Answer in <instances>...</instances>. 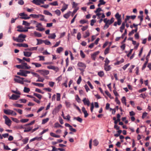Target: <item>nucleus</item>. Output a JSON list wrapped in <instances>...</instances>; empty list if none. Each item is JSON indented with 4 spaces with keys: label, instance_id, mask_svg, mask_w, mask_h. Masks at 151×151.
I'll return each instance as SVG.
<instances>
[{
    "label": "nucleus",
    "instance_id": "obj_1",
    "mask_svg": "<svg viewBox=\"0 0 151 151\" xmlns=\"http://www.w3.org/2000/svg\"><path fill=\"white\" fill-rule=\"evenodd\" d=\"M31 72L27 70H20L19 72H17V74L26 77L27 74L30 73Z\"/></svg>",
    "mask_w": 151,
    "mask_h": 151
},
{
    "label": "nucleus",
    "instance_id": "obj_2",
    "mask_svg": "<svg viewBox=\"0 0 151 151\" xmlns=\"http://www.w3.org/2000/svg\"><path fill=\"white\" fill-rule=\"evenodd\" d=\"M26 36L22 34H20L17 38V42H22L25 40V38L26 37Z\"/></svg>",
    "mask_w": 151,
    "mask_h": 151
},
{
    "label": "nucleus",
    "instance_id": "obj_3",
    "mask_svg": "<svg viewBox=\"0 0 151 151\" xmlns=\"http://www.w3.org/2000/svg\"><path fill=\"white\" fill-rule=\"evenodd\" d=\"M15 77L19 78H14V80L15 82L22 84H24L23 81V80L24 79V78L21 77L19 76H16Z\"/></svg>",
    "mask_w": 151,
    "mask_h": 151
},
{
    "label": "nucleus",
    "instance_id": "obj_4",
    "mask_svg": "<svg viewBox=\"0 0 151 151\" xmlns=\"http://www.w3.org/2000/svg\"><path fill=\"white\" fill-rule=\"evenodd\" d=\"M36 27L37 28L36 30L39 31H42L45 30V28L42 27L41 23H37Z\"/></svg>",
    "mask_w": 151,
    "mask_h": 151
},
{
    "label": "nucleus",
    "instance_id": "obj_5",
    "mask_svg": "<svg viewBox=\"0 0 151 151\" xmlns=\"http://www.w3.org/2000/svg\"><path fill=\"white\" fill-rule=\"evenodd\" d=\"M19 15L22 17L20 18L24 19H28L30 18V17H28L27 15L25 14L24 13H20L19 14Z\"/></svg>",
    "mask_w": 151,
    "mask_h": 151
},
{
    "label": "nucleus",
    "instance_id": "obj_6",
    "mask_svg": "<svg viewBox=\"0 0 151 151\" xmlns=\"http://www.w3.org/2000/svg\"><path fill=\"white\" fill-rule=\"evenodd\" d=\"M3 118L5 119V123L8 126H10L11 122V120L6 115H4Z\"/></svg>",
    "mask_w": 151,
    "mask_h": 151
},
{
    "label": "nucleus",
    "instance_id": "obj_7",
    "mask_svg": "<svg viewBox=\"0 0 151 151\" xmlns=\"http://www.w3.org/2000/svg\"><path fill=\"white\" fill-rule=\"evenodd\" d=\"M62 106L61 104L59 105L57 107L52 111V114H55L57 113L58 112L59 109L61 108Z\"/></svg>",
    "mask_w": 151,
    "mask_h": 151
},
{
    "label": "nucleus",
    "instance_id": "obj_8",
    "mask_svg": "<svg viewBox=\"0 0 151 151\" xmlns=\"http://www.w3.org/2000/svg\"><path fill=\"white\" fill-rule=\"evenodd\" d=\"M38 72L44 76L47 75L49 73V72L48 70H39L38 71Z\"/></svg>",
    "mask_w": 151,
    "mask_h": 151
},
{
    "label": "nucleus",
    "instance_id": "obj_9",
    "mask_svg": "<svg viewBox=\"0 0 151 151\" xmlns=\"http://www.w3.org/2000/svg\"><path fill=\"white\" fill-rule=\"evenodd\" d=\"M22 69L28 70L31 68V67L28 66L27 63L24 62L22 64Z\"/></svg>",
    "mask_w": 151,
    "mask_h": 151
},
{
    "label": "nucleus",
    "instance_id": "obj_10",
    "mask_svg": "<svg viewBox=\"0 0 151 151\" xmlns=\"http://www.w3.org/2000/svg\"><path fill=\"white\" fill-rule=\"evenodd\" d=\"M47 68L49 69H52L55 70L56 72L59 71V69L58 67H55L52 65H50L47 66Z\"/></svg>",
    "mask_w": 151,
    "mask_h": 151
},
{
    "label": "nucleus",
    "instance_id": "obj_11",
    "mask_svg": "<svg viewBox=\"0 0 151 151\" xmlns=\"http://www.w3.org/2000/svg\"><path fill=\"white\" fill-rule=\"evenodd\" d=\"M20 97L19 95L13 94L11 96L9 97V99L13 100H17Z\"/></svg>",
    "mask_w": 151,
    "mask_h": 151
},
{
    "label": "nucleus",
    "instance_id": "obj_12",
    "mask_svg": "<svg viewBox=\"0 0 151 151\" xmlns=\"http://www.w3.org/2000/svg\"><path fill=\"white\" fill-rule=\"evenodd\" d=\"M83 101L85 105H87L88 106L90 105V102L88 99L84 98L83 100Z\"/></svg>",
    "mask_w": 151,
    "mask_h": 151
},
{
    "label": "nucleus",
    "instance_id": "obj_13",
    "mask_svg": "<svg viewBox=\"0 0 151 151\" xmlns=\"http://www.w3.org/2000/svg\"><path fill=\"white\" fill-rule=\"evenodd\" d=\"M17 45L19 47H27L28 46V45L26 43H18L17 44Z\"/></svg>",
    "mask_w": 151,
    "mask_h": 151
},
{
    "label": "nucleus",
    "instance_id": "obj_14",
    "mask_svg": "<svg viewBox=\"0 0 151 151\" xmlns=\"http://www.w3.org/2000/svg\"><path fill=\"white\" fill-rule=\"evenodd\" d=\"M78 66L79 67H81L83 69H85L86 67V65L82 63V62H79L78 63Z\"/></svg>",
    "mask_w": 151,
    "mask_h": 151
},
{
    "label": "nucleus",
    "instance_id": "obj_15",
    "mask_svg": "<svg viewBox=\"0 0 151 151\" xmlns=\"http://www.w3.org/2000/svg\"><path fill=\"white\" fill-rule=\"evenodd\" d=\"M42 139V137H35L30 139V142H31L34 141L35 140H37L38 141H39V140H41Z\"/></svg>",
    "mask_w": 151,
    "mask_h": 151
},
{
    "label": "nucleus",
    "instance_id": "obj_16",
    "mask_svg": "<svg viewBox=\"0 0 151 151\" xmlns=\"http://www.w3.org/2000/svg\"><path fill=\"white\" fill-rule=\"evenodd\" d=\"M41 0H33L32 2L35 4L39 5L40 4Z\"/></svg>",
    "mask_w": 151,
    "mask_h": 151
},
{
    "label": "nucleus",
    "instance_id": "obj_17",
    "mask_svg": "<svg viewBox=\"0 0 151 151\" xmlns=\"http://www.w3.org/2000/svg\"><path fill=\"white\" fill-rule=\"evenodd\" d=\"M104 70L106 71H109L111 69V67L110 65H104Z\"/></svg>",
    "mask_w": 151,
    "mask_h": 151
},
{
    "label": "nucleus",
    "instance_id": "obj_18",
    "mask_svg": "<svg viewBox=\"0 0 151 151\" xmlns=\"http://www.w3.org/2000/svg\"><path fill=\"white\" fill-rule=\"evenodd\" d=\"M34 35L35 37H42L41 34L38 32L36 31H35L34 32Z\"/></svg>",
    "mask_w": 151,
    "mask_h": 151
},
{
    "label": "nucleus",
    "instance_id": "obj_19",
    "mask_svg": "<svg viewBox=\"0 0 151 151\" xmlns=\"http://www.w3.org/2000/svg\"><path fill=\"white\" fill-rule=\"evenodd\" d=\"M32 84L35 86H38L39 87H43L44 86V84L42 83L32 82Z\"/></svg>",
    "mask_w": 151,
    "mask_h": 151
},
{
    "label": "nucleus",
    "instance_id": "obj_20",
    "mask_svg": "<svg viewBox=\"0 0 151 151\" xmlns=\"http://www.w3.org/2000/svg\"><path fill=\"white\" fill-rule=\"evenodd\" d=\"M12 110L10 109L4 110V112L7 115H11L12 114Z\"/></svg>",
    "mask_w": 151,
    "mask_h": 151
},
{
    "label": "nucleus",
    "instance_id": "obj_21",
    "mask_svg": "<svg viewBox=\"0 0 151 151\" xmlns=\"http://www.w3.org/2000/svg\"><path fill=\"white\" fill-rule=\"evenodd\" d=\"M24 56L27 57H29L31 56L32 53L27 52H24Z\"/></svg>",
    "mask_w": 151,
    "mask_h": 151
},
{
    "label": "nucleus",
    "instance_id": "obj_22",
    "mask_svg": "<svg viewBox=\"0 0 151 151\" xmlns=\"http://www.w3.org/2000/svg\"><path fill=\"white\" fill-rule=\"evenodd\" d=\"M114 19L113 17H112L111 18L110 20L108 19V21L107 22V23H106L108 24H109V25L112 24L114 21Z\"/></svg>",
    "mask_w": 151,
    "mask_h": 151
},
{
    "label": "nucleus",
    "instance_id": "obj_23",
    "mask_svg": "<svg viewBox=\"0 0 151 151\" xmlns=\"http://www.w3.org/2000/svg\"><path fill=\"white\" fill-rule=\"evenodd\" d=\"M73 119L76 120L80 123H81L83 121L82 119L79 117H74L73 118Z\"/></svg>",
    "mask_w": 151,
    "mask_h": 151
},
{
    "label": "nucleus",
    "instance_id": "obj_24",
    "mask_svg": "<svg viewBox=\"0 0 151 151\" xmlns=\"http://www.w3.org/2000/svg\"><path fill=\"white\" fill-rule=\"evenodd\" d=\"M43 13L44 14L47 15H49L51 16H52V14L50 12L48 11L47 10H45L44 11Z\"/></svg>",
    "mask_w": 151,
    "mask_h": 151
},
{
    "label": "nucleus",
    "instance_id": "obj_25",
    "mask_svg": "<svg viewBox=\"0 0 151 151\" xmlns=\"http://www.w3.org/2000/svg\"><path fill=\"white\" fill-rule=\"evenodd\" d=\"M71 13V12L69 11L67 13H66L64 15L63 17L66 19H68L70 16V14Z\"/></svg>",
    "mask_w": 151,
    "mask_h": 151
},
{
    "label": "nucleus",
    "instance_id": "obj_26",
    "mask_svg": "<svg viewBox=\"0 0 151 151\" xmlns=\"http://www.w3.org/2000/svg\"><path fill=\"white\" fill-rule=\"evenodd\" d=\"M33 95L36 96L40 100L42 98V96L40 94H37L36 93H34L33 94Z\"/></svg>",
    "mask_w": 151,
    "mask_h": 151
},
{
    "label": "nucleus",
    "instance_id": "obj_27",
    "mask_svg": "<svg viewBox=\"0 0 151 151\" xmlns=\"http://www.w3.org/2000/svg\"><path fill=\"white\" fill-rule=\"evenodd\" d=\"M50 134L51 135V136L56 138H60V136L56 135V134H55L53 132L50 133Z\"/></svg>",
    "mask_w": 151,
    "mask_h": 151
},
{
    "label": "nucleus",
    "instance_id": "obj_28",
    "mask_svg": "<svg viewBox=\"0 0 151 151\" xmlns=\"http://www.w3.org/2000/svg\"><path fill=\"white\" fill-rule=\"evenodd\" d=\"M56 37V35L55 33L51 34L48 37L49 38L54 39Z\"/></svg>",
    "mask_w": 151,
    "mask_h": 151
},
{
    "label": "nucleus",
    "instance_id": "obj_29",
    "mask_svg": "<svg viewBox=\"0 0 151 151\" xmlns=\"http://www.w3.org/2000/svg\"><path fill=\"white\" fill-rule=\"evenodd\" d=\"M63 50V48L62 47H59L57 48L56 50L57 52L60 53Z\"/></svg>",
    "mask_w": 151,
    "mask_h": 151
},
{
    "label": "nucleus",
    "instance_id": "obj_30",
    "mask_svg": "<svg viewBox=\"0 0 151 151\" xmlns=\"http://www.w3.org/2000/svg\"><path fill=\"white\" fill-rule=\"evenodd\" d=\"M32 64L35 65L37 68L40 67L42 66L41 64L37 63H32Z\"/></svg>",
    "mask_w": 151,
    "mask_h": 151
},
{
    "label": "nucleus",
    "instance_id": "obj_31",
    "mask_svg": "<svg viewBox=\"0 0 151 151\" xmlns=\"http://www.w3.org/2000/svg\"><path fill=\"white\" fill-rule=\"evenodd\" d=\"M78 5V4L76 3L75 2H73L72 3V8H75V9L77 8H79L78 7H77Z\"/></svg>",
    "mask_w": 151,
    "mask_h": 151
},
{
    "label": "nucleus",
    "instance_id": "obj_32",
    "mask_svg": "<svg viewBox=\"0 0 151 151\" xmlns=\"http://www.w3.org/2000/svg\"><path fill=\"white\" fill-rule=\"evenodd\" d=\"M13 109L14 110L20 114H22V111L21 109L15 108H14Z\"/></svg>",
    "mask_w": 151,
    "mask_h": 151
},
{
    "label": "nucleus",
    "instance_id": "obj_33",
    "mask_svg": "<svg viewBox=\"0 0 151 151\" xmlns=\"http://www.w3.org/2000/svg\"><path fill=\"white\" fill-rule=\"evenodd\" d=\"M49 4L52 6H56L58 5V4L57 1H55L49 3Z\"/></svg>",
    "mask_w": 151,
    "mask_h": 151
},
{
    "label": "nucleus",
    "instance_id": "obj_34",
    "mask_svg": "<svg viewBox=\"0 0 151 151\" xmlns=\"http://www.w3.org/2000/svg\"><path fill=\"white\" fill-rule=\"evenodd\" d=\"M121 101L122 103L124 104L125 105H126V99L125 97H123L121 99Z\"/></svg>",
    "mask_w": 151,
    "mask_h": 151
},
{
    "label": "nucleus",
    "instance_id": "obj_35",
    "mask_svg": "<svg viewBox=\"0 0 151 151\" xmlns=\"http://www.w3.org/2000/svg\"><path fill=\"white\" fill-rule=\"evenodd\" d=\"M124 60L123 58H122L121 60L120 61H117L115 63V65H118L124 62Z\"/></svg>",
    "mask_w": 151,
    "mask_h": 151
},
{
    "label": "nucleus",
    "instance_id": "obj_36",
    "mask_svg": "<svg viewBox=\"0 0 151 151\" xmlns=\"http://www.w3.org/2000/svg\"><path fill=\"white\" fill-rule=\"evenodd\" d=\"M29 16L33 18H37L39 17V14L37 15L35 14H31L29 15Z\"/></svg>",
    "mask_w": 151,
    "mask_h": 151
},
{
    "label": "nucleus",
    "instance_id": "obj_37",
    "mask_svg": "<svg viewBox=\"0 0 151 151\" xmlns=\"http://www.w3.org/2000/svg\"><path fill=\"white\" fill-rule=\"evenodd\" d=\"M37 45L41 44L43 42H44V40L41 39H37Z\"/></svg>",
    "mask_w": 151,
    "mask_h": 151
},
{
    "label": "nucleus",
    "instance_id": "obj_38",
    "mask_svg": "<svg viewBox=\"0 0 151 151\" xmlns=\"http://www.w3.org/2000/svg\"><path fill=\"white\" fill-rule=\"evenodd\" d=\"M37 78L38 79L36 81V82H43V81L44 80V78H41L40 76H39V77H38Z\"/></svg>",
    "mask_w": 151,
    "mask_h": 151
},
{
    "label": "nucleus",
    "instance_id": "obj_39",
    "mask_svg": "<svg viewBox=\"0 0 151 151\" xmlns=\"http://www.w3.org/2000/svg\"><path fill=\"white\" fill-rule=\"evenodd\" d=\"M32 129V128L30 127H29L24 130V132H28L30 131Z\"/></svg>",
    "mask_w": 151,
    "mask_h": 151
},
{
    "label": "nucleus",
    "instance_id": "obj_40",
    "mask_svg": "<svg viewBox=\"0 0 151 151\" xmlns=\"http://www.w3.org/2000/svg\"><path fill=\"white\" fill-rule=\"evenodd\" d=\"M98 74L100 77H102L104 75V73L103 71H100L98 72Z\"/></svg>",
    "mask_w": 151,
    "mask_h": 151
},
{
    "label": "nucleus",
    "instance_id": "obj_41",
    "mask_svg": "<svg viewBox=\"0 0 151 151\" xmlns=\"http://www.w3.org/2000/svg\"><path fill=\"white\" fill-rule=\"evenodd\" d=\"M55 128L57 127H61L62 128H63V126L60 125V124L58 123H56L55 124Z\"/></svg>",
    "mask_w": 151,
    "mask_h": 151
},
{
    "label": "nucleus",
    "instance_id": "obj_42",
    "mask_svg": "<svg viewBox=\"0 0 151 151\" xmlns=\"http://www.w3.org/2000/svg\"><path fill=\"white\" fill-rule=\"evenodd\" d=\"M49 120V118H46V119H44L42 120V124H44L46 123H47Z\"/></svg>",
    "mask_w": 151,
    "mask_h": 151
},
{
    "label": "nucleus",
    "instance_id": "obj_43",
    "mask_svg": "<svg viewBox=\"0 0 151 151\" xmlns=\"http://www.w3.org/2000/svg\"><path fill=\"white\" fill-rule=\"evenodd\" d=\"M22 24L27 26H29L30 25V23L25 21H23Z\"/></svg>",
    "mask_w": 151,
    "mask_h": 151
},
{
    "label": "nucleus",
    "instance_id": "obj_44",
    "mask_svg": "<svg viewBox=\"0 0 151 151\" xmlns=\"http://www.w3.org/2000/svg\"><path fill=\"white\" fill-rule=\"evenodd\" d=\"M30 91V89L26 87H24V92L26 93H28Z\"/></svg>",
    "mask_w": 151,
    "mask_h": 151
},
{
    "label": "nucleus",
    "instance_id": "obj_45",
    "mask_svg": "<svg viewBox=\"0 0 151 151\" xmlns=\"http://www.w3.org/2000/svg\"><path fill=\"white\" fill-rule=\"evenodd\" d=\"M40 17V20L41 21H45L44 19V16L42 15L39 14V17Z\"/></svg>",
    "mask_w": 151,
    "mask_h": 151
},
{
    "label": "nucleus",
    "instance_id": "obj_46",
    "mask_svg": "<svg viewBox=\"0 0 151 151\" xmlns=\"http://www.w3.org/2000/svg\"><path fill=\"white\" fill-rule=\"evenodd\" d=\"M90 35V33L88 31H87L86 32L85 35L83 36L84 38H86Z\"/></svg>",
    "mask_w": 151,
    "mask_h": 151
},
{
    "label": "nucleus",
    "instance_id": "obj_47",
    "mask_svg": "<svg viewBox=\"0 0 151 151\" xmlns=\"http://www.w3.org/2000/svg\"><path fill=\"white\" fill-rule=\"evenodd\" d=\"M109 49L110 48L109 47H107L106 49L104 52V54L105 55H106L109 53Z\"/></svg>",
    "mask_w": 151,
    "mask_h": 151
},
{
    "label": "nucleus",
    "instance_id": "obj_48",
    "mask_svg": "<svg viewBox=\"0 0 151 151\" xmlns=\"http://www.w3.org/2000/svg\"><path fill=\"white\" fill-rule=\"evenodd\" d=\"M80 55L82 58H83L85 57V55L84 54L83 51L81 50L80 51Z\"/></svg>",
    "mask_w": 151,
    "mask_h": 151
},
{
    "label": "nucleus",
    "instance_id": "obj_49",
    "mask_svg": "<svg viewBox=\"0 0 151 151\" xmlns=\"http://www.w3.org/2000/svg\"><path fill=\"white\" fill-rule=\"evenodd\" d=\"M13 105L16 107L19 108H22L23 106L22 105L18 104H14Z\"/></svg>",
    "mask_w": 151,
    "mask_h": 151
},
{
    "label": "nucleus",
    "instance_id": "obj_50",
    "mask_svg": "<svg viewBox=\"0 0 151 151\" xmlns=\"http://www.w3.org/2000/svg\"><path fill=\"white\" fill-rule=\"evenodd\" d=\"M121 15L119 14L118 13H116L115 15V17L117 19H121Z\"/></svg>",
    "mask_w": 151,
    "mask_h": 151
},
{
    "label": "nucleus",
    "instance_id": "obj_51",
    "mask_svg": "<svg viewBox=\"0 0 151 151\" xmlns=\"http://www.w3.org/2000/svg\"><path fill=\"white\" fill-rule=\"evenodd\" d=\"M55 13L58 16H59L61 12L60 10L57 9L55 11Z\"/></svg>",
    "mask_w": 151,
    "mask_h": 151
},
{
    "label": "nucleus",
    "instance_id": "obj_52",
    "mask_svg": "<svg viewBox=\"0 0 151 151\" xmlns=\"http://www.w3.org/2000/svg\"><path fill=\"white\" fill-rule=\"evenodd\" d=\"M105 63L104 64V65H108L109 63L110 62V61L107 58H106L105 60Z\"/></svg>",
    "mask_w": 151,
    "mask_h": 151
},
{
    "label": "nucleus",
    "instance_id": "obj_53",
    "mask_svg": "<svg viewBox=\"0 0 151 151\" xmlns=\"http://www.w3.org/2000/svg\"><path fill=\"white\" fill-rule=\"evenodd\" d=\"M37 49V47H30L28 49H25V50H29L32 51L34 50H36Z\"/></svg>",
    "mask_w": 151,
    "mask_h": 151
},
{
    "label": "nucleus",
    "instance_id": "obj_54",
    "mask_svg": "<svg viewBox=\"0 0 151 151\" xmlns=\"http://www.w3.org/2000/svg\"><path fill=\"white\" fill-rule=\"evenodd\" d=\"M29 139L28 138H26L22 140L24 144H26L28 142Z\"/></svg>",
    "mask_w": 151,
    "mask_h": 151
},
{
    "label": "nucleus",
    "instance_id": "obj_55",
    "mask_svg": "<svg viewBox=\"0 0 151 151\" xmlns=\"http://www.w3.org/2000/svg\"><path fill=\"white\" fill-rule=\"evenodd\" d=\"M93 145L95 146H97L99 144V142L96 139H95L93 141Z\"/></svg>",
    "mask_w": 151,
    "mask_h": 151
},
{
    "label": "nucleus",
    "instance_id": "obj_56",
    "mask_svg": "<svg viewBox=\"0 0 151 151\" xmlns=\"http://www.w3.org/2000/svg\"><path fill=\"white\" fill-rule=\"evenodd\" d=\"M147 89L146 88H144L141 89L139 90H138V92L139 93H142L143 91H146Z\"/></svg>",
    "mask_w": 151,
    "mask_h": 151
},
{
    "label": "nucleus",
    "instance_id": "obj_57",
    "mask_svg": "<svg viewBox=\"0 0 151 151\" xmlns=\"http://www.w3.org/2000/svg\"><path fill=\"white\" fill-rule=\"evenodd\" d=\"M81 76H79V78L77 81V84H80L81 81Z\"/></svg>",
    "mask_w": 151,
    "mask_h": 151
},
{
    "label": "nucleus",
    "instance_id": "obj_58",
    "mask_svg": "<svg viewBox=\"0 0 151 151\" xmlns=\"http://www.w3.org/2000/svg\"><path fill=\"white\" fill-rule=\"evenodd\" d=\"M90 24L91 26H93L94 25V24L96 22V21L95 19H93L91 21Z\"/></svg>",
    "mask_w": 151,
    "mask_h": 151
},
{
    "label": "nucleus",
    "instance_id": "obj_59",
    "mask_svg": "<svg viewBox=\"0 0 151 151\" xmlns=\"http://www.w3.org/2000/svg\"><path fill=\"white\" fill-rule=\"evenodd\" d=\"M79 9V8H77L76 9H75L73 11V12L72 14V17L74 15V14H75L77 12V11Z\"/></svg>",
    "mask_w": 151,
    "mask_h": 151
},
{
    "label": "nucleus",
    "instance_id": "obj_60",
    "mask_svg": "<svg viewBox=\"0 0 151 151\" xmlns=\"http://www.w3.org/2000/svg\"><path fill=\"white\" fill-rule=\"evenodd\" d=\"M87 22H88V21L85 20L84 19L81 20L79 22L81 24H84V23H87Z\"/></svg>",
    "mask_w": 151,
    "mask_h": 151
},
{
    "label": "nucleus",
    "instance_id": "obj_61",
    "mask_svg": "<svg viewBox=\"0 0 151 151\" xmlns=\"http://www.w3.org/2000/svg\"><path fill=\"white\" fill-rule=\"evenodd\" d=\"M57 97L56 100L57 101H59L60 99V95L59 93H57Z\"/></svg>",
    "mask_w": 151,
    "mask_h": 151
},
{
    "label": "nucleus",
    "instance_id": "obj_62",
    "mask_svg": "<svg viewBox=\"0 0 151 151\" xmlns=\"http://www.w3.org/2000/svg\"><path fill=\"white\" fill-rule=\"evenodd\" d=\"M44 42L45 44V45H49L51 44L50 42L47 40H44Z\"/></svg>",
    "mask_w": 151,
    "mask_h": 151
},
{
    "label": "nucleus",
    "instance_id": "obj_63",
    "mask_svg": "<svg viewBox=\"0 0 151 151\" xmlns=\"http://www.w3.org/2000/svg\"><path fill=\"white\" fill-rule=\"evenodd\" d=\"M129 65V63H128L125 65L123 67H122V68L124 70H125L127 68Z\"/></svg>",
    "mask_w": 151,
    "mask_h": 151
},
{
    "label": "nucleus",
    "instance_id": "obj_64",
    "mask_svg": "<svg viewBox=\"0 0 151 151\" xmlns=\"http://www.w3.org/2000/svg\"><path fill=\"white\" fill-rule=\"evenodd\" d=\"M87 83L91 89H93V87L90 81H88Z\"/></svg>",
    "mask_w": 151,
    "mask_h": 151
}]
</instances>
